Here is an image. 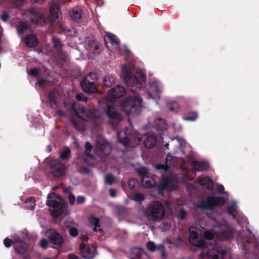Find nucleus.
<instances>
[{
  "label": "nucleus",
  "mask_w": 259,
  "mask_h": 259,
  "mask_svg": "<svg viewBox=\"0 0 259 259\" xmlns=\"http://www.w3.org/2000/svg\"><path fill=\"white\" fill-rule=\"evenodd\" d=\"M215 222L214 229L219 228L221 230L220 233H216L213 230L205 231L203 236L208 241L211 240L214 242L212 245V248L209 249L206 254L204 252H201L199 259H223L227 253V250L225 247L220 246L216 242V240H224L230 239L235 237L237 239H240L243 243H253L256 250L259 251V239L252 236L250 230L247 228L243 233L245 236H242L241 233L237 232L235 235V232L232 229L230 226L224 219L218 222L215 220H213Z\"/></svg>",
  "instance_id": "f257e3e1"
},
{
  "label": "nucleus",
  "mask_w": 259,
  "mask_h": 259,
  "mask_svg": "<svg viewBox=\"0 0 259 259\" xmlns=\"http://www.w3.org/2000/svg\"><path fill=\"white\" fill-rule=\"evenodd\" d=\"M120 77L128 89L136 93L141 89L142 83L146 80V75L140 69H135L132 66L123 65L121 67ZM143 107V100L141 96L135 93L124 99L121 103L122 110L127 115L131 114H138Z\"/></svg>",
  "instance_id": "f03ea898"
},
{
  "label": "nucleus",
  "mask_w": 259,
  "mask_h": 259,
  "mask_svg": "<svg viewBox=\"0 0 259 259\" xmlns=\"http://www.w3.org/2000/svg\"><path fill=\"white\" fill-rule=\"evenodd\" d=\"M72 108L77 116V118H72L71 121L74 128L79 132H84L85 130L84 122L82 120L92 121L96 124L100 117V112L94 108L85 109L83 106L77 105L74 103Z\"/></svg>",
  "instance_id": "7ed1b4c3"
},
{
  "label": "nucleus",
  "mask_w": 259,
  "mask_h": 259,
  "mask_svg": "<svg viewBox=\"0 0 259 259\" xmlns=\"http://www.w3.org/2000/svg\"><path fill=\"white\" fill-rule=\"evenodd\" d=\"M125 93L124 88L120 85L115 86L109 91L105 99V105H102V108L110 119L118 121L121 120V116L116 111L114 106L116 99L122 97Z\"/></svg>",
  "instance_id": "20e7f679"
},
{
  "label": "nucleus",
  "mask_w": 259,
  "mask_h": 259,
  "mask_svg": "<svg viewBox=\"0 0 259 259\" xmlns=\"http://www.w3.org/2000/svg\"><path fill=\"white\" fill-rule=\"evenodd\" d=\"M144 212L149 220L159 222L165 214V209L160 202L154 201L147 206Z\"/></svg>",
  "instance_id": "39448f33"
},
{
  "label": "nucleus",
  "mask_w": 259,
  "mask_h": 259,
  "mask_svg": "<svg viewBox=\"0 0 259 259\" xmlns=\"http://www.w3.org/2000/svg\"><path fill=\"white\" fill-rule=\"evenodd\" d=\"M47 205L52 207L51 213L53 217L57 218L61 215L65 210V204L60 195L52 193L47 197Z\"/></svg>",
  "instance_id": "423d86ee"
},
{
  "label": "nucleus",
  "mask_w": 259,
  "mask_h": 259,
  "mask_svg": "<svg viewBox=\"0 0 259 259\" xmlns=\"http://www.w3.org/2000/svg\"><path fill=\"white\" fill-rule=\"evenodd\" d=\"M162 182L161 185L158 187V191L159 194L162 193L163 190L167 188L174 189L177 185L181 181H185L186 180H189L187 175H185L181 179L178 175L171 174L168 177H165L164 174H162Z\"/></svg>",
  "instance_id": "0eeeda50"
},
{
  "label": "nucleus",
  "mask_w": 259,
  "mask_h": 259,
  "mask_svg": "<svg viewBox=\"0 0 259 259\" xmlns=\"http://www.w3.org/2000/svg\"><path fill=\"white\" fill-rule=\"evenodd\" d=\"M200 227L201 229L194 226L189 227V241L192 245L203 248L207 246V243L204 239L201 237L204 228L202 226H200Z\"/></svg>",
  "instance_id": "6e6552de"
},
{
  "label": "nucleus",
  "mask_w": 259,
  "mask_h": 259,
  "mask_svg": "<svg viewBox=\"0 0 259 259\" xmlns=\"http://www.w3.org/2000/svg\"><path fill=\"white\" fill-rule=\"evenodd\" d=\"M225 200L220 197L208 196L206 200L199 201L197 206L202 209L212 210L216 206H221L224 205Z\"/></svg>",
  "instance_id": "1a4fd4ad"
},
{
  "label": "nucleus",
  "mask_w": 259,
  "mask_h": 259,
  "mask_svg": "<svg viewBox=\"0 0 259 259\" xmlns=\"http://www.w3.org/2000/svg\"><path fill=\"white\" fill-rule=\"evenodd\" d=\"M97 74L95 72H90L81 81V86L85 92L93 93L97 91Z\"/></svg>",
  "instance_id": "9d476101"
},
{
  "label": "nucleus",
  "mask_w": 259,
  "mask_h": 259,
  "mask_svg": "<svg viewBox=\"0 0 259 259\" xmlns=\"http://www.w3.org/2000/svg\"><path fill=\"white\" fill-rule=\"evenodd\" d=\"M111 151V145L103 137H98L96 140V146L94 150L95 154L102 158L109 155Z\"/></svg>",
  "instance_id": "9b49d317"
},
{
  "label": "nucleus",
  "mask_w": 259,
  "mask_h": 259,
  "mask_svg": "<svg viewBox=\"0 0 259 259\" xmlns=\"http://www.w3.org/2000/svg\"><path fill=\"white\" fill-rule=\"evenodd\" d=\"M182 160L177 157H172L170 154L168 153L166 157L165 164H155L153 166L157 170H163L164 171H167L168 169L172 166H178L182 162Z\"/></svg>",
  "instance_id": "f8f14e48"
},
{
  "label": "nucleus",
  "mask_w": 259,
  "mask_h": 259,
  "mask_svg": "<svg viewBox=\"0 0 259 259\" xmlns=\"http://www.w3.org/2000/svg\"><path fill=\"white\" fill-rule=\"evenodd\" d=\"M24 15L28 16L30 21L33 24L43 25L47 22L43 15L34 8L27 10L24 12Z\"/></svg>",
  "instance_id": "ddd939ff"
},
{
  "label": "nucleus",
  "mask_w": 259,
  "mask_h": 259,
  "mask_svg": "<svg viewBox=\"0 0 259 259\" xmlns=\"http://www.w3.org/2000/svg\"><path fill=\"white\" fill-rule=\"evenodd\" d=\"M162 90V85L161 83L159 81L155 80L149 83L146 92L149 98L155 100L157 103V100L159 99V94Z\"/></svg>",
  "instance_id": "4468645a"
},
{
  "label": "nucleus",
  "mask_w": 259,
  "mask_h": 259,
  "mask_svg": "<svg viewBox=\"0 0 259 259\" xmlns=\"http://www.w3.org/2000/svg\"><path fill=\"white\" fill-rule=\"evenodd\" d=\"M46 234L49 238L50 243L52 244L53 248H58L63 244V239L62 237L55 230L48 229L46 231Z\"/></svg>",
  "instance_id": "2eb2a0df"
},
{
  "label": "nucleus",
  "mask_w": 259,
  "mask_h": 259,
  "mask_svg": "<svg viewBox=\"0 0 259 259\" xmlns=\"http://www.w3.org/2000/svg\"><path fill=\"white\" fill-rule=\"evenodd\" d=\"M53 175L56 177H59L62 176L66 167L65 165L61 164L58 159L52 160L50 163Z\"/></svg>",
  "instance_id": "dca6fc26"
},
{
  "label": "nucleus",
  "mask_w": 259,
  "mask_h": 259,
  "mask_svg": "<svg viewBox=\"0 0 259 259\" xmlns=\"http://www.w3.org/2000/svg\"><path fill=\"white\" fill-rule=\"evenodd\" d=\"M80 250L82 257L87 259H92L96 254V249L92 245L85 246L82 243L80 245Z\"/></svg>",
  "instance_id": "f3484780"
},
{
  "label": "nucleus",
  "mask_w": 259,
  "mask_h": 259,
  "mask_svg": "<svg viewBox=\"0 0 259 259\" xmlns=\"http://www.w3.org/2000/svg\"><path fill=\"white\" fill-rule=\"evenodd\" d=\"M104 39L107 47H109L108 44H110L115 49V52L120 53L119 40L115 35L111 33H107Z\"/></svg>",
  "instance_id": "a211bd4d"
},
{
  "label": "nucleus",
  "mask_w": 259,
  "mask_h": 259,
  "mask_svg": "<svg viewBox=\"0 0 259 259\" xmlns=\"http://www.w3.org/2000/svg\"><path fill=\"white\" fill-rule=\"evenodd\" d=\"M84 146L87 151L85 152L83 156L84 161L89 165H94L95 164L94 156L89 154V152L91 150L92 146L89 142H86Z\"/></svg>",
  "instance_id": "6ab92c4d"
},
{
  "label": "nucleus",
  "mask_w": 259,
  "mask_h": 259,
  "mask_svg": "<svg viewBox=\"0 0 259 259\" xmlns=\"http://www.w3.org/2000/svg\"><path fill=\"white\" fill-rule=\"evenodd\" d=\"M15 250L19 253H23L28 248L27 244L19 238H16L13 242Z\"/></svg>",
  "instance_id": "aec40b11"
},
{
  "label": "nucleus",
  "mask_w": 259,
  "mask_h": 259,
  "mask_svg": "<svg viewBox=\"0 0 259 259\" xmlns=\"http://www.w3.org/2000/svg\"><path fill=\"white\" fill-rule=\"evenodd\" d=\"M157 138L155 135L148 134L144 139L143 144L146 148H151L153 147L157 142Z\"/></svg>",
  "instance_id": "412c9836"
},
{
  "label": "nucleus",
  "mask_w": 259,
  "mask_h": 259,
  "mask_svg": "<svg viewBox=\"0 0 259 259\" xmlns=\"http://www.w3.org/2000/svg\"><path fill=\"white\" fill-rule=\"evenodd\" d=\"M127 130V128H125V131H119L117 134L118 141L119 143L122 144L124 147H126L128 145V143L130 140L128 136L126 134Z\"/></svg>",
  "instance_id": "4be33fe9"
},
{
  "label": "nucleus",
  "mask_w": 259,
  "mask_h": 259,
  "mask_svg": "<svg viewBox=\"0 0 259 259\" xmlns=\"http://www.w3.org/2000/svg\"><path fill=\"white\" fill-rule=\"evenodd\" d=\"M18 33L22 39H23V36L29 31V27L25 22H19L16 27Z\"/></svg>",
  "instance_id": "5701e85b"
},
{
  "label": "nucleus",
  "mask_w": 259,
  "mask_h": 259,
  "mask_svg": "<svg viewBox=\"0 0 259 259\" xmlns=\"http://www.w3.org/2000/svg\"><path fill=\"white\" fill-rule=\"evenodd\" d=\"M141 184L145 188H151L154 187L156 183L153 178L148 175L141 178Z\"/></svg>",
  "instance_id": "b1692460"
},
{
  "label": "nucleus",
  "mask_w": 259,
  "mask_h": 259,
  "mask_svg": "<svg viewBox=\"0 0 259 259\" xmlns=\"http://www.w3.org/2000/svg\"><path fill=\"white\" fill-rule=\"evenodd\" d=\"M132 251L133 253L136 256L137 259H149V257L148 254L142 248H133Z\"/></svg>",
  "instance_id": "393cba45"
},
{
  "label": "nucleus",
  "mask_w": 259,
  "mask_h": 259,
  "mask_svg": "<svg viewBox=\"0 0 259 259\" xmlns=\"http://www.w3.org/2000/svg\"><path fill=\"white\" fill-rule=\"evenodd\" d=\"M24 42L29 47H35L38 44V40L36 37L33 34H27Z\"/></svg>",
  "instance_id": "a878e982"
},
{
  "label": "nucleus",
  "mask_w": 259,
  "mask_h": 259,
  "mask_svg": "<svg viewBox=\"0 0 259 259\" xmlns=\"http://www.w3.org/2000/svg\"><path fill=\"white\" fill-rule=\"evenodd\" d=\"M192 166L196 171H203L207 169L208 164L206 162L194 161L192 163Z\"/></svg>",
  "instance_id": "bb28decb"
},
{
  "label": "nucleus",
  "mask_w": 259,
  "mask_h": 259,
  "mask_svg": "<svg viewBox=\"0 0 259 259\" xmlns=\"http://www.w3.org/2000/svg\"><path fill=\"white\" fill-rule=\"evenodd\" d=\"M237 203L236 201H233L231 205L227 208L228 214H231L234 219H235L236 217L240 216L239 212L237 210Z\"/></svg>",
  "instance_id": "cd10ccee"
},
{
  "label": "nucleus",
  "mask_w": 259,
  "mask_h": 259,
  "mask_svg": "<svg viewBox=\"0 0 259 259\" xmlns=\"http://www.w3.org/2000/svg\"><path fill=\"white\" fill-rule=\"evenodd\" d=\"M60 15V10L57 7L53 6L51 7L49 19L51 22L58 19Z\"/></svg>",
  "instance_id": "c85d7f7f"
},
{
  "label": "nucleus",
  "mask_w": 259,
  "mask_h": 259,
  "mask_svg": "<svg viewBox=\"0 0 259 259\" xmlns=\"http://www.w3.org/2000/svg\"><path fill=\"white\" fill-rule=\"evenodd\" d=\"M115 77L112 74H107L103 78V85L106 88H110L114 83Z\"/></svg>",
  "instance_id": "c756f323"
},
{
  "label": "nucleus",
  "mask_w": 259,
  "mask_h": 259,
  "mask_svg": "<svg viewBox=\"0 0 259 259\" xmlns=\"http://www.w3.org/2000/svg\"><path fill=\"white\" fill-rule=\"evenodd\" d=\"M199 183L201 186L206 188L208 190H211L213 188V182L212 180L208 177H205L201 179L199 181Z\"/></svg>",
  "instance_id": "7c9ffc66"
},
{
  "label": "nucleus",
  "mask_w": 259,
  "mask_h": 259,
  "mask_svg": "<svg viewBox=\"0 0 259 259\" xmlns=\"http://www.w3.org/2000/svg\"><path fill=\"white\" fill-rule=\"evenodd\" d=\"M58 92L56 90L50 92L49 95V98L51 107L55 108L57 104V97L59 96Z\"/></svg>",
  "instance_id": "2f4dec72"
},
{
  "label": "nucleus",
  "mask_w": 259,
  "mask_h": 259,
  "mask_svg": "<svg viewBox=\"0 0 259 259\" xmlns=\"http://www.w3.org/2000/svg\"><path fill=\"white\" fill-rule=\"evenodd\" d=\"M155 126L159 130H165L167 128V124L164 119L158 118L155 120Z\"/></svg>",
  "instance_id": "473e14b6"
},
{
  "label": "nucleus",
  "mask_w": 259,
  "mask_h": 259,
  "mask_svg": "<svg viewBox=\"0 0 259 259\" xmlns=\"http://www.w3.org/2000/svg\"><path fill=\"white\" fill-rule=\"evenodd\" d=\"M89 221L90 223L92 224L94 226V231L97 232L101 231V229L100 228L99 225V219L96 218L94 215H92L90 216L89 218Z\"/></svg>",
  "instance_id": "72a5a7b5"
},
{
  "label": "nucleus",
  "mask_w": 259,
  "mask_h": 259,
  "mask_svg": "<svg viewBox=\"0 0 259 259\" xmlns=\"http://www.w3.org/2000/svg\"><path fill=\"white\" fill-rule=\"evenodd\" d=\"M167 107L171 111L178 113L180 111V107L177 102L170 101L167 103Z\"/></svg>",
  "instance_id": "f704fd0d"
},
{
  "label": "nucleus",
  "mask_w": 259,
  "mask_h": 259,
  "mask_svg": "<svg viewBox=\"0 0 259 259\" xmlns=\"http://www.w3.org/2000/svg\"><path fill=\"white\" fill-rule=\"evenodd\" d=\"M82 11L80 9H73L72 10L70 16L74 21H77L81 18Z\"/></svg>",
  "instance_id": "c9c22d12"
},
{
  "label": "nucleus",
  "mask_w": 259,
  "mask_h": 259,
  "mask_svg": "<svg viewBox=\"0 0 259 259\" xmlns=\"http://www.w3.org/2000/svg\"><path fill=\"white\" fill-rule=\"evenodd\" d=\"M50 77L47 78H39L38 81L36 82V84L39 85L41 88L50 85L52 83V81L50 80Z\"/></svg>",
  "instance_id": "e433bc0d"
},
{
  "label": "nucleus",
  "mask_w": 259,
  "mask_h": 259,
  "mask_svg": "<svg viewBox=\"0 0 259 259\" xmlns=\"http://www.w3.org/2000/svg\"><path fill=\"white\" fill-rule=\"evenodd\" d=\"M26 208L30 210H33L35 205V199L33 197H30L26 201Z\"/></svg>",
  "instance_id": "4c0bfd02"
},
{
  "label": "nucleus",
  "mask_w": 259,
  "mask_h": 259,
  "mask_svg": "<svg viewBox=\"0 0 259 259\" xmlns=\"http://www.w3.org/2000/svg\"><path fill=\"white\" fill-rule=\"evenodd\" d=\"M70 149L66 147L60 153V157L62 159H68L70 156Z\"/></svg>",
  "instance_id": "58836bf2"
},
{
  "label": "nucleus",
  "mask_w": 259,
  "mask_h": 259,
  "mask_svg": "<svg viewBox=\"0 0 259 259\" xmlns=\"http://www.w3.org/2000/svg\"><path fill=\"white\" fill-rule=\"evenodd\" d=\"M52 42H53L54 48L56 50H59L62 47V44L61 43L60 39H59L58 38H57L54 36H53L52 37Z\"/></svg>",
  "instance_id": "ea45409f"
},
{
  "label": "nucleus",
  "mask_w": 259,
  "mask_h": 259,
  "mask_svg": "<svg viewBox=\"0 0 259 259\" xmlns=\"http://www.w3.org/2000/svg\"><path fill=\"white\" fill-rule=\"evenodd\" d=\"M146 247L149 250L152 252L155 251L156 249H159V247L156 246L153 241H148L146 243Z\"/></svg>",
  "instance_id": "a19ab883"
},
{
  "label": "nucleus",
  "mask_w": 259,
  "mask_h": 259,
  "mask_svg": "<svg viewBox=\"0 0 259 259\" xmlns=\"http://www.w3.org/2000/svg\"><path fill=\"white\" fill-rule=\"evenodd\" d=\"M197 114L196 112H192L189 113L187 116L184 117L183 118L184 120H190V121H194L197 118Z\"/></svg>",
  "instance_id": "79ce46f5"
},
{
  "label": "nucleus",
  "mask_w": 259,
  "mask_h": 259,
  "mask_svg": "<svg viewBox=\"0 0 259 259\" xmlns=\"http://www.w3.org/2000/svg\"><path fill=\"white\" fill-rule=\"evenodd\" d=\"M105 183L111 185L115 181V178L110 174H107L105 177Z\"/></svg>",
  "instance_id": "37998d69"
},
{
  "label": "nucleus",
  "mask_w": 259,
  "mask_h": 259,
  "mask_svg": "<svg viewBox=\"0 0 259 259\" xmlns=\"http://www.w3.org/2000/svg\"><path fill=\"white\" fill-rule=\"evenodd\" d=\"M133 199L135 201H138L139 202H142L144 199V197L143 196V195L142 194H141L140 193L136 192V193H134L133 194Z\"/></svg>",
  "instance_id": "c03bdc74"
},
{
  "label": "nucleus",
  "mask_w": 259,
  "mask_h": 259,
  "mask_svg": "<svg viewBox=\"0 0 259 259\" xmlns=\"http://www.w3.org/2000/svg\"><path fill=\"white\" fill-rule=\"evenodd\" d=\"M137 172L142 178L143 176L149 175L148 171V169L145 167H140L137 169Z\"/></svg>",
  "instance_id": "a18cd8bd"
},
{
  "label": "nucleus",
  "mask_w": 259,
  "mask_h": 259,
  "mask_svg": "<svg viewBox=\"0 0 259 259\" xmlns=\"http://www.w3.org/2000/svg\"><path fill=\"white\" fill-rule=\"evenodd\" d=\"M76 98L77 100L79 101H82L84 103H87L88 102V98L82 94H78L76 95Z\"/></svg>",
  "instance_id": "49530a36"
},
{
  "label": "nucleus",
  "mask_w": 259,
  "mask_h": 259,
  "mask_svg": "<svg viewBox=\"0 0 259 259\" xmlns=\"http://www.w3.org/2000/svg\"><path fill=\"white\" fill-rule=\"evenodd\" d=\"M49 244V242L46 239H42L40 241V246L43 249H47L48 248Z\"/></svg>",
  "instance_id": "de8ad7c7"
},
{
  "label": "nucleus",
  "mask_w": 259,
  "mask_h": 259,
  "mask_svg": "<svg viewBox=\"0 0 259 259\" xmlns=\"http://www.w3.org/2000/svg\"><path fill=\"white\" fill-rule=\"evenodd\" d=\"M28 73L31 76L36 77L38 75V70L37 68H32L29 70Z\"/></svg>",
  "instance_id": "09e8293b"
},
{
  "label": "nucleus",
  "mask_w": 259,
  "mask_h": 259,
  "mask_svg": "<svg viewBox=\"0 0 259 259\" xmlns=\"http://www.w3.org/2000/svg\"><path fill=\"white\" fill-rule=\"evenodd\" d=\"M137 181L134 179H131L128 182V185L131 189H133L135 188V184L137 183Z\"/></svg>",
  "instance_id": "8fccbe9b"
},
{
  "label": "nucleus",
  "mask_w": 259,
  "mask_h": 259,
  "mask_svg": "<svg viewBox=\"0 0 259 259\" xmlns=\"http://www.w3.org/2000/svg\"><path fill=\"white\" fill-rule=\"evenodd\" d=\"M69 234L73 237H75L78 234V231L75 228L72 227L69 229Z\"/></svg>",
  "instance_id": "3c124183"
},
{
  "label": "nucleus",
  "mask_w": 259,
  "mask_h": 259,
  "mask_svg": "<svg viewBox=\"0 0 259 259\" xmlns=\"http://www.w3.org/2000/svg\"><path fill=\"white\" fill-rule=\"evenodd\" d=\"M224 189H225L223 185H220L218 186V192L221 194H226V195H228V192L225 191Z\"/></svg>",
  "instance_id": "603ef678"
},
{
  "label": "nucleus",
  "mask_w": 259,
  "mask_h": 259,
  "mask_svg": "<svg viewBox=\"0 0 259 259\" xmlns=\"http://www.w3.org/2000/svg\"><path fill=\"white\" fill-rule=\"evenodd\" d=\"M25 0H15L14 5L16 7L22 6L24 4Z\"/></svg>",
  "instance_id": "864d4df0"
},
{
  "label": "nucleus",
  "mask_w": 259,
  "mask_h": 259,
  "mask_svg": "<svg viewBox=\"0 0 259 259\" xmlns=\"http://www.w3.org/2000/svg\"><path fill=\"white\" fill-rule=\"evenodd\" d=\"M241 220H242L241 222L238 221V223L240 224V226H241V227L243 228L244 226L247 227L248 222H247L246 218L243 217L242 218Z\"/></svg>",
  "instance_id": "5fc2aeb1"
},
{
  "label": "nucleus",
  "mask_w": 259,
  "mask_h": 259,
  "mask_svg": "<svg viewBox=\"0 0 259 259\" xmlns=\"http://www.w3.org/2000/svg\"><path fill=\"white\" fill-rule=\"evenodd\" d=\"M12 243V241L11 239H9L8 238H6L4 240V244L5 246L7 247H9L11 246Z\"/></svg>",
  "instance_id": "6e6d98bb"
},
{
  "label": "nucleus",
  "mask_w": 259,
  "mask_h": 259,
  "mask_svg": "<svg viewBox=\"0 0 259 259\" xmlns=\"http://www.w3.org/2000/svg\"><path fill=\"white\" fill-rule=\"evenodd\" d=\"M186 215V212L185 210L183 209H181L179 214H178V217L180 218L181 219H184Z\"/></svg>",
  "instance_id": "4d7b16f0"
},
{
  "label": "nucleus",
  "mask_w": 259,
  "mask_h": 259,
  "mask_svg": "<svg viewBox=\"0 0 259 259\" xmlns=\"http://www.w3.org/2000/svg\"><path fill=\"white\" fill-rule=\"evenodd\" d=\"M9 18V15L6 13L4 12L1 15V19L4 22H6Z\"/></svg>",
  "instance_id": "13d9d810"
},
{
  "label": "nucleus",
  "mask_w": 259,
  "mask_h": 259,
  "mask_svg": "<svg viewBox=\"0 0 259 259\" xmlns=\"http://www.w3.org/2000/svg\"><path fill=\"white\" fill-rule=\"evenodd\" d=\"M175 139L177 140L181 147H182L183 145L185 144V141L183 138H181L180 137H176Z\"/></svg>",
  "instance_id": "bf43d9fd"
},
{
  "label": "nucleus",
  "mask_w": 259,
  "mask_h": 259,
  "mask_svg": "<svg viewBox=\"0 0 259 259\" xmlns=\"http://www.w3.org/2000/svg\"><path fill=\"white\" fill-rule=\"evenodd\" d=\"M68 200L70 203L71 205H73L74 203L75 200L74 196L72 194H70L68 196Z\"/></svg>",
  "instance_id": "052dcab7"
},
{
  "label": "nucleus",
  "mask_w": 259,
  "mask_h": 259,
  "mask_svg": "<svg viewBox=\"0 0 259 259\" xmlns=\"http://www.w3.org/2000/svg\"><path fill=\"white\" fill-rule=\"evenodd\" d=\"M62 33H64L66 35H71V30L66 28H63L62 30Z\"/></svg>",
  "instance_id": "680f3d73"
},
{
  "label": "nucleus",
  "mask_w": 259,
  "mask_h": 259,
  "mask_svg": "<svg viewBox=\"0 0 259 259\" xmlns=\"http://www.w3.org/2000/svg\"><path fill=\"white\" fill-rule=\"evenodd\" d=\"M84 198L82 196H79L77 197L76 201L77 203H82L84 201Z\"/></svg>",
  "instance_id": "e2e57ef3"
},
{
  "label": "nucleus",
  "mask_w": 259,
  "mask_h": 259,
  "mask_svg": "<svg viewBox=\"0 0 259 259\" xmlns=\"http://www.w3.org/2000/svg\"><path fill=\"white\" fill-rule=\"evenodd\" d=\"M109 192H110V195L112 197H114L116 196V191L114 189H110V191H109Z\"/></svg>",
  "instance_id": "0e129e2a"
},
{
  "label": "nucleus",
  "mask_w": 259,
  "mask_h": 259,
  "mask_svg": "<svg viewBox=\"0 0 259 259\" xmlns=\"http://www.w3.org/2000/svg\"><path fill=\"white\" fill-rule=\"evenodd\" d=\"M69 259H79V258L76 255L70 254L69 255Z\"/></svg>",
  "instance_id": "69168bd1"
},
{
  "label": "nucleus",
  "mask_w": 259,
  "mask_h": 259,
  "mask_svg": "<svg viewBox=\"0 0 259 259\" xmlns=\"http://www.w3.org/2000/svg\"><path fill=\"white\" fill-rule=\"evenodd\" d=\"M60 56H61V58L64 60H65L66 59H67L68 58V56L67 54H62V53H60Z\"/></svg>",
  "instance_id": "338daca9"
},
{
  "label": "nucleus",
  "mask_w": 259,
  "mask_h": 259,
  "mask_svg": "<svg viewBox=\"0 0 259 259\" xmlns=\"http://www.w3.org/2000/svg\"><path fill=\"white\" fill-rule=\"evenodd\" d=\"M57 114L59 116H63L64 115V113H63V111H62L58 110L57 111Z\"/></svg>",
  "instance_id": "774afa93"
}]
</instances>
